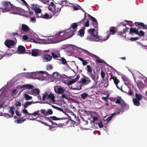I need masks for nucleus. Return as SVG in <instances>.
Segmentation results:
<instances>
[{"label": "nucleus", "mask_w": 147, "mask_h": 147, "mask_svg": "<svg viewBox=\"0 0 147 147\" xmlns=\"http://www.w3.org/2000/svg\"><path fill=\"white\" fill-rule=\"evenodd\" d=\"M2 4L5 8H3L2 11L3 12H7L11 11L13 10L12 13L14 14H17L18 13L20 12V8L18 7H16L13 4H11L9 1H3Z\"/></svg>", "instance_id": "nucleus-1"}, {"label": "nucleus", "mask_w": 147, "mask_h": 147, "mask_svg": "<svg viewBox=\"0 0 147 147\" xmlns=\"http://www.w3.org/2000/svg\"><path fill=\"white\" fill-rule=\"evenodd\" d=\"M49 92L46 91L44 94H43V96L42 100L43 101L45 100L46 97H47V99L49 100L50 99L53 102H55V96L52 93H49Z\"/></svg>", "instance_id": "nucleus-2"}, {"label": "nucleus", "mask_w": 147, "mask_h": 147, "mask_svg": "<svg viewBox=\"0 0 147 147\" xmlns=\"http://www.w3.org/2000/svg\"><path fill=\"white\" fill-rule=\"evenodd\" d=\"M125 84L126 85L128 88L129 89V91L128 92L125 91L126 92H124L127 93L128 95L129 96H132L134 94V92L132 91L134 89V87L133 85L130 84L128 82V80L127 81L125 82H124Z\"/></svg>", "instance_id": "nucleus-3"}, {"label": "nucleus", "mask_w": 147, "mask_h": 147, "mask_svg": "<svg viewBox=\"0 0 147 147\" xmlns=\"http://www.w3.org/2000/svg\"><path fill=\"white\" fill-rule=\"evenodd\" d=\"M91 80L87 77L84 76V78L80 79L79 83L83 85H86L90 83Z\"/></svg>", "instance_id": "nucleus-4"}, {"label": "nucleus", "mask_w": 147, "mask_h": 147, "mask_svg": "<svg viewBox=\"0 0 147 147\" xmlns=\"http://www.w3.org/2000/svg\"><path fill=\"white\" fill-rule=\"evenodd\" d=\"M74 31L70 30L63 34L62 36H63L64 40H65L72 37L74 34Z\"/></svg>", "instance_id": "nucleus-5"}, {"label": "nucleus", "mask_w": 147, "mask_h": 147, "mask_svg": "<svg viewBox=\"0 0 147 147\" xmlns=\"http://www.w3.org/2000/svg\"><path fill=\"white\" fill-rule=\"evenodd\" d=\"M15 43L14 40L9 39L6 40L4 42L5 45L8 48H10L12 46H13Z\"/></svg>", "instance_id": "nucleus-6"}, {"label": "nucleus", "mask_w": 147, "mask_h": 147, "mask_svg": "<svg viewBox=\"0 0 147 147\" xmlns=\"http://www.w3.org/2000/svg\"><path fill=\"white\" fill-rule=\"evenodd\" d=\"M44 118L46 119V120L50 122L52 124L53 123H54V122L51 120V119L52 120L54 121L61 120L63 119V118H57L56 116H51L50 117H45Z\"/></svg>", "instance_id": "nucleus-7"}, {"label": "nucleus", "mask_w": 147, "mask_h": 147, "mask_svg": "<svg viewBox=\"0 0 147 147\" xmlns=\"http://www.w3.org/2000/svg\"><path fill=\"white\" fill-rule=\"evenodd\" d=\"M64 40L63 36L62 35H60L58 37H54L51 40V41L54 43H56L61 41Z\"/></svg>", "instance_id": "nucleus-8"}, {"label": "nucleus", "mask_w": 147, "mask_h": 147, "mask_svg": "<svg viewBox=\"0 0 147 147\" xmlns=\"http://www.w3.org/2000/svg\"><path fill=\"white\" fill-rule=\"evenodd\" d=\"M113 82L115 84V85L116 86V87L119 89L121 90V91H122L123 92H125V91H124L122 89V86H121L120 87H118V84L119 83L120 81L117 78L115 77L114 79H113Z\"/></svg>", "instance_id": "nucleus-9"}, {"label": "nucleus", "mask_w": 147, "mask_h": 147, "mask_svg": "<svg viewBox=\"0 0 147 147\" xmlns=\"http://www.w3.org/2000/svg\"><path fill=\"white\" fill-rule=\"evenodd\" d=\"M122 103L121 104L123 110H127L129 109V106L124 101L122 100Z\"/></svg>", "instance_id": "nucleus-10"}, {"label": "nucleus", "mask_w": 147, "mask_h": 147, "mask_svg": "<svg viewBox=\"0 0 147 147\" xmlns=\"http://www.w3.org/2000/svg\"><path fill=\"white\" fill-rule=\"evenodd\" d=\"M19 88L21 89L24 88H26V89H32L34 88V86L31 84H24L20 86Z\"/></svg>", "instance_id": "nucleus-11"}, {"label": "nucleus", "mask_w": 147, "mask_h": 147, "mask_svg": "<svg viewBox=\"0 0 147 147\" xmlns=\"http://www.w3.org/2000/svg\"><path fill=\"white\" fill-rule=\"evenodd\" d=\"M25 51V48L23 46L20 45L18 46L17 51L19 52L20 54L24 53Z\"/></svg>", "instance_id": "nucleus-12"}, {"label": "nucleus", "mask_w": 147, "mask_h": 147, "mask_svg": "<svg viewBox=\"0 0 147 147\" xmlns=\"http://www.w3.org/2000/svg\"><path fill=\"white\" fill-rule=\"evenodd\" d=\"M54 90L56 93L59 94H62L64 92V90L61 87H57V90L56 88H55Z\"/></svg>", "instance_id": "nucleus-13"}, {"label": "nucleus", "mask_w": 147, "mask_h": 147, "mask_svg": "<svg viewBox=\"0 0 147 147\" xmlns=\"http://www.w3.org/2000/svg\"><path fill=\"white\" fill-rule=\"evenodd\" d=\"M45 72L43 71H40L39 72H34L32 73V75L33 76H35V77H34V79H38V77L37 76L39 75V74H44Z\"/></svg>", "instance_id": "nucleus-14"}, {"label": "nucleus", "mask_w": 147, "mask_h": 147, "mask_svg": "<svg viewBox=\"0 0 147 147\" xmlns=\"http://www.w3.org/2000/svg\"><path fill=\"white\" fill-rule=\"evenodd\" d=\"M21 28L22 30L25 32H27L29 31L30 30V28L25 24H22Z\"/></svg>", "instance_id": "nucleus-15"}, {"label": "nucleus", "mask_w": 147, "mask_h": 147, "mask_svg": "<svg viewBox=\"0 0 147 147\" xmlns=\"http://www.w3.org/2000/svg\"><path fill=\"white\" fill-rule=\"evenodd\" d=\"M133 102L134 105L136 106H139L140 105V103L139 101L140 100H138L137 98H134L133 99Z\"/></svg>", "instance_id": "nucleus-16"}, {"label": "nucleus", "mask_w": 147, "mask_h": 147, "mask_svg": "<svg viewBox=\"0 0 147 147\" xmlns=\"http://www.w3.org/2000/svg\"><path fill=\"white\" fill-rule=\"evenodd\" d=\"M93 74L92 73V72L91 73H90V77L94 81L96 82L97 80L96 79V73L95 71H93Z\"/></svg>", "instance_id": "nucleus-17"}, {"label": "nucleus", "mask_w": 147, "mask_h": 147, "mask_svg": "<svg viewBox=\"0 0 147 147\" xmlns=\"http://www.w3.org/2000/svg\"><path fill=\"white\" fill-rule=\"evenodd\" d=\"M38 54V51L37 49H34L31 51V54L33 56L36 57Z\"/></svg>", "instance_id": "nucleus-18"}, {"label": "nucleus", "mask_w": 147, "mask_h": 147, "mask_svg": "<svg viewBox=\"0 0 147 147\" xmlns=\"http://www.w3.org/2000/svg\"><path fill=\"white\" fill-rule=\"evenodd\" d=\"M11 55L10 54H8L7 53H5L4 52L0 51V60L1 59L6 55L8 56L9 55H10V56Z\"/></svg>", "instance_id": "nucleus-19"}, {"label": "nucleus", "mask_w": 147, "mask_h": 147, "mask_svg": "<svg viewBox=\"0 0 147 147\" xmlns=\"http://www.w3.org/2000/svg\"><path fill=\"white\" fill-rule=\"evenodd\" d=\"M129 28H125L123 30L122 32H120V34H118V35H120L121 36H123V37L125 38L126 35L125 36H124L122 34H124L127 31L128 32L127 30L129 29Z\"/></svg>", "instance_id": "nucleus-20"}, {"label": "nucleus", "mask_w": 147, "mask_h": 147, "mask_svg": "<svg viewBox=\"0 0 147 147\" xmlns=\"http://www.w3.org/2000/svg\"><path fill=\"white\" fill-rule=\"evenodd\" d=\"M40 91L38 88L34 89L33 90L32 94L34 96H36L37 94L40 93Z\"/></svg>", "instance_id": "nucleus-21"}, {"label": "nucleus", "mask_w": 147, "mask_h": 147, "mask_svg": "<svg viewBox=\"0 0 147 147\" xmlns=\"http://www.w3.org/2000/svg\"><path fill=\"white\" fill-rule=\"evenodd\" d=\"M36 103V102H33L32 101L30 102L27 101L26 102V103H25V105H24V109H26L28 107V106H30L32 104L34 103Z\"/></svg>", "instance_id": "nucleus-22"}, {"label": "nucleus", "mask_w": 147, "mask_h": 147, "mask_svg": "<svg viewBox=\"0 0 147 147\" xmlns=\"http://www.w3.org/2000/svg\"><path fill=\"white\" fill-rule=\"evenodd\" d=\"M52 59V56L46 54L44 56V59L46 60L47 61H50Z\"/></svg>", "instance_id": "nucleus-23"}, {"label": "nucleus", "mask_w": 147, "mask_h": 147, "mask_svg": "<svg viewBox=\"0 0 147 147\" xmlns=\"http://www.w3.org/2000/svg\"><path fill=\"white\" fill-rule=\"evenodd\" d=\"M135 96L136 97L135 98H137L138 100H141L142 99L143 96L141 94L136 93L135 94Z\"/></svg>", "instance_id": "nucleus-24"}, {"label": "nucleus", "mask_w": 147, "mask_h": 147, "mask_svg": "<svg viewBox=\"0 0 147 147\" xmlns=\"http://www.w3.org/2000/svg\"><path fill=\"white\" fill-rule=\"evenodd\" d=\"M78 25L76 23H74L71 24V28H72L74 29L73 31L75 32L77 30Z\"/></svg>", "instance_id": "nucleus-25"}, {"label": "nucleus", "mask_w": 147, "mask_h": 147, "mask_svg": "<svg viewBox=\"0 0 147 147\" xmlns=\"http://www.w3.org/2000/svg\"><path fill=\"white\" fill-rule=\"evenodd\" d=\"M10 110L9 111V113L11 114L12 116L11 117H13V115H14L15 114L14 110V108L13 106L10 107Z\"/></svg>", "instance_id": "nucleus-26"}, {"label": "nucleus", "mask_w": 147, "mask_h": 147, "mask_svg": "<svg viewBox=\"0 0 147 147\" xmlns=\"http://www.w3.org/2000/svg\"><path fill=\"white\" fill-rule=\"evenodd\" d=\"M87 15L89 19H90L92 20V23L95 22H97L96 20L93 17L89 14H87Z\"/></svg>", "instance_id": "nucleus-27"}, {"label": "nucleus", "mask_w": 147, "mask_h": 147, "mask_svg": "<svg viewBox=\"0 0 147 147\" xmlns=\"http://www.w3.org/2000/svg\"><path fill=\"white\" fill-rule=\"evenodd\" d=\"M53 76V78L55 79H57L60 76V74L57 72H54Z\"/></svg>", "instance_id": "nucleus-28"}, {"label": "nucleus", "mask_w": 147, "mask_h": 147, "mask_svg": "<svg viewBox=\"0 0 147 147\" xmlns=\"http://www.w3.org/2000/svg\"><path fill=\"white\" fill-rule=\"evenodd\" d=\"M48 104H49L51 105L52 106V107L53 108H54L55 109L59 111H61L63 113L64 112V111L61 108L59 107H56L54 105L50 104H49V103H48Z\"/></svg>", "instance_id": "nucleus-29"}, {"label": "nucleus", "mask_w": 147, "mask_h": 147, "mask_svg": "<svg viewBox=\"0 0 147 147\" xmlns=\"http://www.w3.org/2000/svg\"><path fill=\"white\" fill-rule=\"evenodd\" d=\"M63 5L60 4H58L56 6L57 8L55 9V11H57L58 12L59 11L62 7Z\"/></svg>", "instance_id": "nucleus-30"}, {"label": "nucleus", "mask_w": 147, "mask_h": 147, "mask_svg": "<svg viewBox=\"0 0 147 147\" xmlns=\"http://www.w3.org/2000/svg\"><path fill=\"white\" fill-rule=\"evenodd\" d=\"M138 87L139 88H141L143 87L144 84L143 83L140 81H138L137 83Z\"/></svg>", "instance_id": "nucleus-31"}, {"label": "nucleus", "mask_w": 147, "mask_h": 147, "mask_svg": "<svg viewBox=\"0 0 147 147\" xmlns=\"http://www.w3.org/2000/svg\"><path fill=\"white\" fill-rule=\"evenodd\" d=\"M61 98H62L63 99L64 98L68 100L69 98H68V94H63L61 96Z\"/></svg>", "instance_id": "nucleus-32"}, {"label": "nucleus", "mask_w": 147, "mask_h": 147, "mask_svg": "<svg viewBox=\"0 0 147 147\" xmlns=\"http://www.w3.org/2000/svg\"><path fill=\"white\" fill-rule=\"evenodd\" d=\"M86 70L89 73H92V70L91 66L90 65H88L86 66Z\"/></svg>", "instance_id": "nucleus-33"}, {"label": "nucleus", "mask_w": 147, "mask_h": 147, "mask_svg": "<svg viewBox=\"0 0 147 147\" xmlns=\"http://www.w3.org/2000/svg\"><path fill=\"white\" fill-rule=\"evenodd\" d=\"M81 111L86 115H89L91 113V111H87L85 109L82 110Z\"/></svg>", "instance_id": "nucleus-34"}, {"label": "nucleus", "mask_w": 147, "mask_h": 147, "mask_svg": "<svg viewBox=\"0 0 147 147\" xmlns=\"http://www.w3.org/2000/svg\"><path fill=\"white\" fill-rule=\"evenodd\" d=\"M24 96L25 99L26 100H31L32 98V96H29L27 94H25L24 95Z\"/></svg>", "instance_id": "nucleus-35"}, {"label": "nucleus", "mask_w": 147, "mask_h": 147, "mask_svg": "<svg viewBox=\"0 0 147 147\" xmlns=\"http://www.w3.org/2000/svg\"><path fill=\"white\" fill-rule=\"evenodd\" d=\"M92 38L95 41H98L99 40H101L100 39L98 40L99 38V37L97 35H95L94 34L92 36Z\"/></svg>", "instance_id": "nucleus-36"}, {"label": "nucleus", "mask_w": 147, "mask_h": 147, "mask_svg": "<svg viewBox=\"0 0 147 147\" xmlns=\"http://www.w3.org/2000/svg\"><path fill=\"white\" fill-rule=\"evenodd\" d=\"M37 6V4H33L31 5L30 8L31 9L34 11L38 7Z\"/></svg>", "instance_id": "nucleus-37"}, {"label": "nucleus", "mask_w": 147, "mask_h": 147, "mask_svg": "<svg viewBox=\"0 0 147 147\" xmlns=\"http://www.w3.org/2000/svg\"><path fill=\"white\" fill-rule=\"evenodd\" d=\"M138 33L137 35H138L140 36H144L145 32L142 30H140L139 32L138 31Z\"/></svg>", "instance_id": "nucleus-38"}, {"label": "nucleus", "mask_w": 147, "mask_h": 147, "mask_svg": "<svg viewBox=\"0 0 147 147\" xmlns=\"http://www.w3.org/2000/svg\"><path fill=\"white\" fill-rule=\"evenodd\" d=\"M76 81V80H75V79H73L72 80H71L70 81L68 82L67 83V84L68 86H70L73 84L75 83Z\"/></svg>", "instance_id": "nucleus-39"}, {"label": "nucleus", "mask_w": 147, "mask_h": 147, "mask_svg": "<svg viewBox=\"0 0 147 147\" xmlns=\"http://www.w3.org/2000/svg\"><path fill=\"white\" fill-rule=\"evenodd\" d=\"M79 32L80 35L81 36H84V29H80L79 31Z\"/></svg>", "instance_id": "nucleus-40"}, {"label": "nucleus", "mask_w": 147, "mask_h": 147, "mask_svg": "<svg viewBox=\"0 0 147 147\" xmlns=\"http://www.w3.org/2000/svg\"><path fill=\"white\" fill-rule=\"evenodd\" d=\"M95 30L94 28H91L88 30V32L90 34L91 36H92L94 34V32Z\"/></svg>", "instance_id": "nucleus-41"}, {"label": "nucleus", "mask_w": 147, "mask_h": 147, "mask_svg": "<svg viewBox=\"0 0 147 147\" xmlns=\"http://www.w3.org/2000/svg\"><path fill=\"white\" fill-rule=\"evenodd\" d=\"M116 114V113H114L112 114L111 116L108 117L107 118L106 120L108 122H109L111 119L113 117V116L114 115H115Z\"/></svg>", "instance_id": "nucleus-42"}, {"label": "nucleus", "mask_w": 147, "mask_h": 147, "mask_svg": "<svg viewBox=\"0 0 147 147\" xmlns=\"http://www.w3.org/2000/svg\"><path fill=\"white\" fill-rule=\"evenodd\" d=\"M88 96V94L85 92L83 93L81 95L82 98L83 99L85 98L86 97H87Z\"/></svg>", "instance_id": "nucleus-43"}, {"label": "nucleus", "mask_w": 147, "mask_h": 147, "mask_svg": "<svg viewBox=\"0 0 147 147\" xmlns=\"http://www.w3.org/2000/svg\"><path fill=\"white\" fill-rule=\"evenodd\" d=\"M53 113V111L52 109H49L47 111V115H51Z\"/></svg>", "instance_id": "nucleus-44"}, {"label": "nucleus", "mask_w": 147, "mask_h": 147, "mask_svg": "<svg viewBox=\"0 0 147 147\" xmlns=\"http://www.w3.org/2000/svg\"><path fill=\"white\" fill-rule=\"evenodd\" d=\"M82 52L83 53H85L86 54H87L88 55L90 56H91V54L92 53H90L88 51L85 50V49H83Z\"/></svg>", "instance_id": "nucleus-45"}, {"label": "nucleus", "mask_w": 147, "mask_h": 147, "mask_svg": "<svg viewBox=\"0 0 147 147\" xmlns=\"http://www.w3.org/2000/svg\"><path fill=\"white\" fill-rule=\"evenodd\" d=\"M83 22L84 23V26L86 27H88L89 26V22L88 20H87L86 22H85L84 21V22H83V23L82 24H83Z\"/></svg>", "instance_id": "nucleus-46"}, {"label": "nucleus", "mask_w": 147, "mask_h": 147, "mask_svg": "<svg viewBox=\"0 0 147 147\" xmlns=\"http://www.w3.org/2000/svg\"><path fill=\"white\" fill-rule=\"evenodd\" d=\"M61 59H59L60 60H61L62 61V63L63 64L65 65L66 64H67V62L66 60L65 59H64L63 57H61Z\"/></svg>", "instance_id": "nucleus-47"}, {"label": "nucleus", "mask_w": 147, "mask_h": 147, "mask_svg": "<svg viewBox=\"0 0 147 147\" xmlns=\"http://www.w3.org/2000/svg\"><path fill=\"white\" fill-rule=\"evenodd\" d=\"M41 113L44 115L45 116H47V111L46 110L44 109H41L40 110Z\"/></svg>", "instance_id": "nucleus-48"}, {"label": "nucleus", "mask_w": 147, "mask_h": 147, "mask_svg": "<svg viewBox=\"0 0 147 147\" xmlns=\"http://www.w3.org/2000/svg\"><path fill=\"white\" fill-rule=\"evenodd\" d=\"M34 11L36 14L41 12V9L38 7Z\"/></svg>", "instance_id": "nucleus-49"}, {"label": "nucleus", "mask_w": 147, "mask_h": 147, "mask_svg": "<svg viewBox=\"0 0 147 147\" xmlns=\"http://www.w3.org/2000/svg\"><path fill=\"white\" fill-rule=\"evenodd\" d=\"M42 18L45 19H49V15L47 13H46L44 15H43Z\"/></svg>", "instance_id": "nucleus-50"}, {"label": "nucleus", "mask_w": 147, "mask_h": 147, "mask_svg": "<svg viewBox=\"0 0 147 147\" xmlns=\"http://www.w3.org/2000/svg\"><path fill=\"white\" fill-rule=\"evenodd\" d=\"M96 63H104V61L100 59H97L95 61Z\"/></svg>", "instance_id": "nucleus-51"}, {"label": "nucleus", "mask_w": 147, "mask_h": 147, "mask_svg": "<svg viewBox=\"0 0 147 147\" xmlns=\"http://www.w3.org/2000/svg\"><path fill=\"white\" fill-rule=\"evenodd\" d=\"M105 75V72L102 70H101V78L102 79H104Z\"/></svg>", "instance_id": "nucleus-52"}, {"label": "nucleus", "mask_w": 147, "mask_h": 147, "mask_svg": "<svg viewBox=\"0 0 147 147\" xmlns=\"http://www.w3.org/2000/svg\"><path fill=\"white\" fill-rule=\"evenodd\" d=\"M139 39V37H131L130 40L131 41H135L136 40H138Z\"/></svg>", "instance_id": "nucleus-53"}, {"label": "nucleus", "mask_w": 147, "mask_h": 147, "mask_svg": "<svg viewBox=\"0 0 147 147\" xmlns=\"http://www.w3.org/2000/svg\"><path fill=\"white\" fill-rule=\"evenodd\" d=\"M122 99H121V100L119 99H117L116 100V101L115 102L116 103L118 104H119L121 105V104L122 103Z\"/></svg>", "instance_id": "nucleus-54"}, {"label": "nucleus", "mask_w": 147, "mask_h": 147, "mask_svg": "<svg viewBox=\"0 0 147 147\" xmlns=\"http://www.w3.org/2000/svg\"><path fill=\"white\" fill-rule=\"evenodd\" d=\"M35 15L36 17L41 18H42L43 15L41 13H39L36 14Z\"/></svg>", "instance_id": "nucleus-55"}, {"label": "nucleus", "mask_w": 147, "mask_h": 147, "mask_svg": "<svg viewBox=\"0 0 147 147\" xmlns=\"http://www.w3.org/2000/svg\"><path fill=\"white\" fill-rule=\"evenodd\" d=\"M92 24L95 28H98V22H92Z\"/></svg>", "instance_id": "nucleus-56"}, {"label": "nucleus", "mask_w": 147, "mask_h": 147, "mask_svg": "<svg viewBox=\"0 0 147 147\" xmlns=\"http://www.w3.org/2000/svg\"><path fill=\"white\" fill-rule=\"evenodd\" d=\"M109 31H110V34H114L116 32L113 29H110L109 30Z\"/></svg>", "instance_id": "nucleus-57"}, {"label": "nucleus", "mask_w": 147, "mask_h": 147, "mask_svg": "<svg viewBox=\"0 0 147 147\" xmlns=\"http://www.w3.org/2000/svg\"><path fill=\"white\" fill-rule=\"evenodd\" d=\"M53 68V67L51 65H48L47 66V69L48 70L52 69Z\"/></svg>", "instance_id": "nucleus-58"}, {"label": "nucleus", "mask_w": 147, "mask_h": 147, "mask_svg": "<svg viewBox=\"0 0 147 147\" xmlns=\"http://www.w3.org/2000/svg\"><path fill=\"white\" fill-rule=\"evenodd\" d=\"M92 58H94L97 59H99V57H98V56L95 55L94 54H91V55L90 56Z\"/></svg>", "instance_id": "nucleus-59"}, {"label": "nucleus", "mask_w": 147, "mask_h": 147, "mask_svg": "<svg viewBox=\"0 0 147 147\" xmlns=\"http://www.w3.org/2000/svg\"><path fill=\"white\" fill-rule=\"evenodd\" d=\"M52 55L53 57L54 58H57L59 57L58 56L55 54L54 53H53L51 54Z\"/></svg>", "instance_id": "nucleus-60"}, {"label": "nucleus", "mask_w": 147, "mask_h": 147, "mask_svg": "<svg viewBox=\"0 0 147 147\" xmlns=\"http://www.w3.org/2000/svg\"><path fill=\"white\" fill-rule=\"evenodd\" d=\"M96 124L98 125L99 127L100 128L103 127L101 121L99 122L98 123H96Z\"/></svg>", "instance_id": "nucleus-61"}, {"label": "nucleus", "mask_w": 147, "mask_h": 147, "mask_svg": "<svg viewBox=\"0 0 147 147\" xmlns=\"http://www.w3.org/2000/svg\"><path fill=\"white\" fill-rule=\"evenodd\" d=\"M122 78L125 82L128 81V78L125 76H123L122 77Z\"/></svg>", "instance_id": "nucleus-62"}, {"label": "nucleus", "mask_w": 147, "mask_h": 147, "mask_svg": "<svg viewBox=\"0 0 147 147\" xmlns=\"http://www.w3.org/2000/svg\"><path fill=\"white\" fill-rule=\"evenodd\" d=\"M93 122L94 123H95V121H98V118L96 117H93Z\"/></svg>", "instance_id": "nucleus-63"}, {"label": "nucleus", "mask_w": 147, "mask_h": 147, "mask_svg": "<svg viewBox=\"0 0 147 147\" xmlns=\"http://www.w3.org/2000/svg\"><path fill=\"white\" fill-rule=\"evenodd\" d=\"M21 103L19 102V101H17L16 102V107H18L19 106L20 107L21 106Z\"/></svg>", "instance_id": "nucleus-64"}]
</instances>
